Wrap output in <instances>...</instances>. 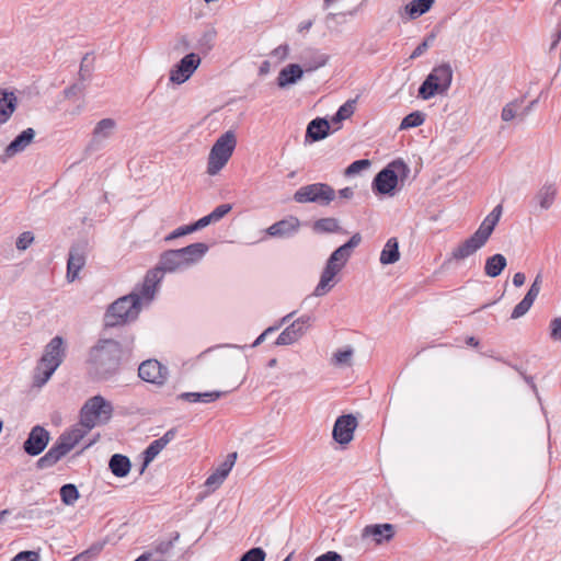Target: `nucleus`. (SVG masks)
Returning <instances> with one entry per match:
<instances>
[{
  "instance_id": "nucleus-19",
  "label": "nucleus",
  "mask_w": 561,
  "mask_h": 561,
  "mask_svg": "<svg viewBox=\"0 0 561 561\" xmlns=\"http://www.w3.org/2000/svg\"><path fill=\"white\" fill-rule=\"evenodd\" d=\"M209 247L204 242H195L181 249H175L185 267L197 263L208 251Z\"/></svg>"
},
{
  "instance_id": "nucleus-60",
  "label": "nucleus",
  "mask_w": 561,
  "mask_h": 561,
  "mask_svg": "<svg viewBox=\"0 0 561 561\" xmlns=\"http://www.w3.org/2000/svg\"><path fill=\"white\" fill-rule=\"evenodd\" d=\"M154 291H156V286H153L150 283H147V280L144 279V283H142V286L140 289V294H138V295L141 297V299L145 298V299L150 300L153 298Z\"/></svg>"
},
{
  "instance_id": "nucleus-26",
  "label": "nucleus",
  "mask_w": 561,
  "mask_h": 561,
  "mask_svg": "<svg viewBox=\"0 0 561 561\" xmlns=\"http://www.w3.org/2000/svg\"><path fill=\"white\" fill-rule=\"evenodd\" d=\"M158 264L164 273H175L186 268L175 249L163 251L159 256Z\"/></svg>"
},
{
  "instance_id": "nucleus-6",
  "label": "nucleus",
  "mask_w": 561,
  "mask_h": 561,
  "mask_svg": "<svg viewBox=\"0 0 561 561\" xmlns=\"http://www.w3.org/2000/svg\"><path fill=\"white\" fill-rule=\"evenodd\" d=\"M113 404L103 396L88 399L80 409V425L90 432L96 424H106L113 415Z\"/></svg>"
},
{
  "instance_id": "nucleus-31",
  "label": "nucleus",
  "mask_w": 561,
  "mask_h": 561,
  "mask_svg": "<svg viewBox=\"0 0 561 561\" xmlns=\"http://www.w3.org/2000/svg\"><path fill=\"white\" fill-rule=\"evenodd\" d=\"M312 230L314 233H346V231L340 226V222L334 217L320 218L313 221Z\"/></svg>"
},
{
  "instance_id": "nucleus-12",
  "label": "nucleus",
  "mask_w": 561,
  "mask_h": 561,
  "mask_svg": "<svg viewBox=\"0 0 561 561\" xmlns=\"http://www.w3.org/2000/svg\"><path fill=\"white\" fill-rule=\"evenodd\" d=\"M357 426L358 421L354 414H342L334 422L332 437L337 444L347 445L353 439Z\"/></svg>"
},
{
  "instance_id": "nucleus-8",
  "label": "nucleus",
  "mask_w": 561,
  "mask_h": 561,
  "mask_svg": "<svg viewBox=\"0 0 561 561\" xmlns=\"http://www.w3.org/2000/svg\"><path fill=\"white\" fill-rule=\"evenodd\" d=\"M336 192L328 183H312L299 187L294 194V201L299 204L316 203L328 206L335 199Z\"/></svg>"
},
{
  "instance_id": "nucleus-63",
  "label": "nucleus",
  "mask_w": 561,
  "mask_h": 561,
  "mask_svg": "<svg viewBox=\"0 0 561 561\" xmlns=\"http://www.w3.org/2000/svg\"><path fill=\"white\" fill-rule=\"evenodd\" d=\"M312 321V317L309 314H304L297 320L294 321L295 324H297V328H299L302 333L307 332V329L310 327V323Z\"/></svg>"
},
{
  "instance_id": "nucleus-15",
  "label": "nucleus",
  "mask_w": 561,
  "mask_h": 561,
  "mask_svg": "<svg viewBox=\"0 0 561 561\" xmlns=\"http://www.w3.org/2000/svg\"><path fill=\"white\" fill-rule=\"evenodd\" d=\"M485 243L486 242L480 237H477V233L474 232L451 251L450 256L445 260L443 266H446L451 261H461L469 257L484 247Z\"/></svg>"
},
{
  "instance_id": "nucleus-49",
  "label": "nucleus",
  "mask_w": 561,
  "mask_h": 561,
  "mask_svg": "<svg viewBox=\"0 0 561 561\" xmlns=\"http://www.w3.org/2000/svg\"><path fill=\"white\" fill-rule=\"evenodd\" d=\"M533 301L527 299V298H523L513 309L512 313H511V319L513 320H516L523 316H525L529 309L531 308L533 306Z\"/></svg>"
},
{
  "instance_id": "nucleus-27",
  "label": "nucleus",
  "mask_w": 561,
  "mask_h": 561,
  "mask_svg": "<svg viewBox=\"0 0 561 561\" xmlns=\"http://www.w3.org/2000/svg\"><path fill=\"white\" fill-rule=\"evenodd\" d=\"M88 434L87 430L82 426H73L70 430L62 432L56 440L70 453L77 444Z\"/></svg>"
},
{
  "instance_id": "nucleus-62",
  "label": "nucleus",
  "mask_w": 561,
  "mask_h": 561,
  "mask_svg": "<svg viewBox=\"0 0 561 561\" xmlns=\"http://www.w3.org/2000/svg\"><path fill=\"white\" fill-rule=\"evenodd\" d=\"M314 561H343V558L336 551H327L317 557Z\"/></svg>"
},
{
  "instance_id": "nucleus-7",
  "label": "nucleus",
  "mask_w": 561,
  "mask_h": 561,
  "mask_svg": "<svg viewBox=\"0 0 561 561\" xmlns=\"http://www.w3.org/2000/svg\"><path fill=\"white\" fill-rule=\"evenodd\" d=\"M237 145L232 130L224 133L213 145L207 162V173L216 175L229 161Z\"/></svg>"
},
{
  "instance_id": "nucleus-54",
  "label": "nucleus",
  "mask_w": 561,
  "mask_h": 561,
  "mask_svg": "<svg viewBox=\"0 0 561 561\" xmlns=\"http://www.w3.org/2000/svg\"><path fill=\"white\" fill-rule=\"evenodd\" d=\"M356 100H347L344 104H342L337 111L339 117H342L344 121L350 118L355 112Z\"/></svg>"
},
{
  "instance_id": "nucleus-36",
  "label": "nucleus",
  "mask_w": 561,
  "mask_h": 561,
  "mask_svg": "<svg viewBox=\"0 0 561 561\" xmlns=\"http://www.w3.org/2000/svg\"><path fill=\"white\" fill-rule=\"evenodd\" d=\"M217 32L214 27H207L197 39L195 49L201 54L207 55L214 47Z\"/></svg>"
},
{
  "instance_id": "nucleus-22",
  "label": "nucleus",
  "mask_w": 561,
  "mask_h": 561,
  "mask_svg": "<svg viewBox=\"0 0 561 561\" xmlns=\"http://www.w3.org/2000/svg\"><path fill=\"white\" fill-rule=\"evenodd\" d=\"M18 105L19 100L13 91L0 89V126L11 118Z\"/></svg>"
},
{
  "instance_id": "nucleus-1",
  "label": "nucleus",
  "mask_w": 561,
  "mask_h": 561,
  "mask_svg": "<svg viewBox=\"0 0 561 561\" xmlns=\"http://www.w3.org/2000/svg\"><path fill=\"white\" fill-rule=\"evenodd\" d=\"M134 344L131 333L122 341L114 339H100L89 351L88 374L94 381L105 382L114 380L128 362Z\"/></svg>"
},
{
  "instance_id": "nucleus-16",
  "label": "nucleus",
  "mask_w": 561,
  "mask_h": 561,
  "mask_svg": "<svg viewBox=\"0 0 561 561\" xmlns=\"http://www.w3.org/2000/svg\"><path fill=\"white\" fill-rule=\"evenodd\" d=\"M300 220L295 216H288L271 225L266 233L272 238H291L300 228Z\"/></svg>"
},
{
  "instance_id": "nucleus-58",
  "label": "nucleus",
  "mask_w": 561,
  "mask_h": 561,
  "mask_svg": "<svg viewBox=\"0 0 561 561\" xmlns=\"http://www.w3.org/2000/svg\"><path fill=\"white\" fill-rule=\"evenodd\" d=\"M550 339L553 341H561V317L551 320Z\"/></svg>"
},
{
  "instance_id": "nucleus-28",
  "label": "nucleus",
  "mask_w": 561,
  "mask_h": 561,
  "mask_svg": "<svg viewBox=\"0 0 561 561\" xmlns=\"http://www.w3.org/2000/svg\"><path fill=\"white\" fill-rule=\"evenodd\" d=\"M228 391H206V392H182L178 396L179 400H183L190 403L203 402L209 403L214 402L224 396H226Z\"/></svg>"
},
{
  "instance_id": "nucleus-23",
  "label": "nucleus",
  "mask_w": 561,
  "mask_h": 561,
  "mask_svg": "<svg viewBox=\"0 0 561 561\" xmlns=\"http://www.w3.org/2000/svg\"><path fill=\"white\" fill-rule=\"evenodd\" d=\"M68 454L67 449L61 446L58 440L51 445L47 453L37 459L35 467L38 470L54 467L59 460H61Z\"/></svg>"
},
{
  "instance_id": "nucleus-42",
  "label": "nucleus",
  "mask_w": 561,
  "mask_h": 561,
  "mask_svg": "<svg viewBox=\"0 0 561 561\" xmlns=\"http://www.w3.org/2000/svg\"><path fill=\"white\" fill-rule=\"evenodd\" d=\"M497 220L492 218L490 215H488L479 228L474 231L477 233V237H480L485 242H488L489 238L491 237L492 232L494 231Z\"/></svg>"
},
{
  "instance_id": "nucleus-56",
  "label": "nucleus",
  "mask_w": 561,
  "mask_h": 561,
  "mask_svg": "<svg viewBox=\"0 0 561 561\" xmlns=\"http://www.w3.org/2000/svg\"><path fill=\"white\" fill-rule=\"evenodd\" d=\"M41 557L37 551L23 550L16 553L11 561H39Z\"/></svg>"
},
{
  "instance_id": "nucleus-38",
  "label": "nucleus",
  "mask_w": 561,
  "mask_h": 561,
  "mask_svg": "<svg viewBox=\"0 0 561 561\" xmlns=\"http://www.w3.org/2000/svg\"><path fill=\"white\" fill-rule=\"evenodd\" d=\"M60 500L65 505H73L80 497L79 490L73 483H66L59 490Z\"/></svg>"
},
{
  "instance_id": "nucleus-17",
  "label": "nucleus",
  "mask_w": 561,
  "mask_h": 561,
  "mask_svg": "<svg viewBox=\"0 0 561 561\" xmlns=\"http://www.w3.org/2000/svg\"><path fill=\"white\" fill-rule=\"evenodd\" d=\"M35 135L36 133L32 127L22 130L5 147L3 154L0 157V160L5 162L16 153L24 151L25 148L33 141Z\"/></svg>"
},
{
  "instance_id": "nucleus-57",
  "label": "nucleus",
  "mask_w": 561,
  "mask_h": 561,
  "mask_svg": "<svg viewBox=\"0 0 561 561\" xmlns=\"http://www.w3.org/2000/svg\"><path fill=\"white\" fill-rule=\"evenodd\" d=\"M193 232L194 231L192 229L191 224L190 225H183V226H180L176 229H174L171 233H169L165 237V241H171V240L178 239L180 237H184V236L193 233Z\"/></svg>"
},
{
  "instance_id": "nucleus-52",
  "label": "nucleus",
  "mask_w": 561,
  "mask_h": 561,
  "mask_svg": "<svg viewBox=\"0 0 561 561\" xmlns=\"http://www.w3.org/2000/svg\"><path fill=\"white\" fill-rule=\"evenodd\" d=\"M164 272H162V268L157 264L153 268H150L145 276V279L147 283L152 284L157 287V285L162 280Z\"/></svg>"
},
{
  "instance_id": "nucleus-13",
  "label": "nucleus",
  "mask_w": 561,
  "mask_h": 561,
  "mask_svg": "<svg viewBox=\"0 0 561 561\" xmlns=\"http://www.w3.org/2000/svg\"><path fill=\"white\" fill-rule=\"evenodd\" d=\"M168 368L157 359H147L138 367V377L157 386H162L168 379Z\"/></svg>"
},
{
  "instance_id": "nucleus-18",
  "label": "nucleus",
  "mask_w": 561,
  "mask_h": 561,
  "mask_svg": "<svg viewBox=\"0 0 561 561\" xmlns=\"http://www.w3.org/2000/svg\"><path fill=\"white\" fill-rule=\"evenodd\" d=\"M331 130V124L325 117H316L311 119L306 129L305 144H313L327 138Z\"/></svg>"
},
{
  "instance_id": "nucleus-2",
  "label": "nucleus",
  "mask_w": 561,
  "mask_h": 561,
  "mask_svg": "<svg viewBox=\"0 0 561 561\" xmlns=\"http://www.w3.org/2000/svg\"><path fill=\"white\" fill-rule=\"evenodd\" d=\"M141 310V297L137 293L122 296L112 302L104 313V328L111 329L137 320Z\"/></svg>"
},
{
  "instance_id": "nucleus-5",
  "label": "nucleus",
  "mask_w": 561,
  "mask_h": 561,
  "mask_svg": "<svg viewBox=\"0 0 561 561\" xmlns=\"http://www.w3.org/2000/svg\"><path fill=\"white\" fill-rule=\"evenodd\" d=\"M453 81V68L449 62H443L432 69L421 83L417 96L427 101L436 95L447 93Z\"/></svg>"
},
{
  "instance_id": "nucleus-53",
  "label": "nucleus",
  "mask_w": 561,
  "mask_h": 561,
  "mask_svg": "<svg viewBox=\"0 0 561 561\" xmlns=\"http://www.w3.org/2000/svg\"><path fill=\"white\" fill-rule=\"evenodd\" d=\"M34 241V234L31 231L22 232L15 242V247L20 251L26 250Z\"/></svg>"
},
{
  "instance_id": "nucleus-41",
  "label": "nucleus",
  "mask_w": 561,
  "mask_h": 561,
  "mask_svg": "<svg viewBox=\"0 0 561 561\" xmlns=\"http://www.w3.org/2000/svg\"><path fill=\"white\" fill-rule=\"evenodd\" d=\"M104 546L105 541H95L88 549L73 557L70 561H91L102 552Z\"/></svg>"
},
{
  "instance_id": "nucleus-55",
  "label": "nucleus",
  "mask_w": 561,
  "mask_h": 561,
  "mask_svg": "<svg viewBox=\"0 0 561 561\" xmlns=\"http://www.w3.org/2000/svg\"><path fill=\"white\" fill-rule=\"evenodd\" d=\"M232 209L231 204H220L213 211L209 213L214 224L222 219Z\"/></svg>"
},
{
  "instance_id": "nucleus-25",
  "label": "nucleus",
  "mask_w": 561,
  "mask_h": 561,
  "mask_svg": "<svg viewBox=\"0 0 561 561\" xmlns=\"http://www.w3.org/2000/svg\"><path fill=\"white\" fill-rule=\"evenodd\" d=\"M558 190L554 183H545L535 194L533 203L539 206L541 210L549 209L557 196Z\"/></svg>"
},
{
  "instance_id": "nucleus-21",
  "label": "nucleus",
  "mask_w": 561,
  "mask_h": 561,
  "mask_svg": "<svg viewBox=\"0 0 561 561\" xmlns=\"http://www.w3.org/2000/svg\"><path fill=\"white\" fill-rule=\"evenodd\" d=\"M305 70L299 64H288L280 69L276 79L279 89H286L302 79Z\"/></svg>"
},
{
  "instance_id": "nucleus-10",
  "label": "nucleus",
  "mask_w": 561,
  "mask_h": 561,
  "mask_svg": "<svg viewBox=\"0 0 561 561\" xmlns=\"http://www.w3.org/2000/svg\"><path fill=\"white\" fill-rule=\"evenodd\" d=\"M88 247L89 243L87 240H79L70 247L66 274L68 282H73L78 277L81 268L84 266L88 254Z\"/></svg>"
},
{
  "instance_id": "nucleus-11",
  "label": "nucleus",
  "mask_w": 561,
  "mask_h": 561,
  "mask_svg": "<svg viewBox=\"0 0 561 561\" xmlns=\"http://www.w3.org/2000/svg\"><path fill=\"white\" fill-rule=\"evenodd\" d=\"M50 438L51 436L49 431L42 425H35L31 428L23 443V451L31 457H36L46 449Z\"/></svg>"
},
{
  "instance_id": "nucleus-43",
  "label": "nucleus",
  "mask_w": 561,
  "mask_h": 561,
  "mask_svg": "<svg viewBox=\"0 0 561 561\" xmlns=\"http://www.w3.org/2000/svg\"><path fill=\"white\" fill-rule=\"evenodd\" d=\"M91 56H92L91 53L84 54V56L82 57L81 62H80L78 79L83 82L89 80L91 77V72L93 69V60H94L93 57H91Z\"/></svg>"
},
{
  "instance_id": "nucleus-3",
  "label": "nucleus",
  "mask_w": 561,
  "mask_h": 561,
  "mask_svg": "<svg viewBox=\"0 0 561 561\" xmlns=\"http://www.w3.org/2000/svg\"><path fill=\"white\" fill-rule=\"evenodd\" d=\"M410 174L409 165L402 159H396L382 168L371 182V191L377 196L392 197Z\"/></svg>"
},
{
  "instance_id": "nucleus-32",
  "label": "nucleus",
  "mask_w": 561,
  "mask_h": 561,
  "mask_svg": "<svg viewBox=\"0 0 561 561\" xmlns=\"http://www.w3.org/2000/svg\"><path fill=\"white\" fill-rule=\"evenodd\" d=\"M400 259L399 242L397 238H390L386 242L379 261L382 265H391L398 262Z\"/></svg>"
},
{
  "instance_id": "nucleus-34",
  "label": "nucleus",
  "mask_w": 561,
  "mask_h": 561,
  "mask_svg": "<svg viewBox=\"0 0 561 561\" xmlns=\"http://www.w3.org/2000/svg\"><path fill=\"white\" fill-rule=\"evenodd\" d=\"M435 0H412L404 7V12L411 20H415L428 12Z\"/></svg>"
},
{
  "instance_id": "nucleus-39",
  "label": "nucleus",
  "mask_w": 561,
  "mask_h": 561,
  "mask_svg": "<svg viewBox=\"0 0 561 561\" xmlns=\"http://www.w3.org/2000/svg\"><path fill=\"white\" fill-rule=\"evenodd\" d=\"M425 114L421 111H413L405 115L400 123L399 129L405 130L421 126L425 122Z\"/></svg>"
},
{
  "instance_id": "nucleus-29",
  "label": "nucleus",
  "mask_w": 561,
  "mask_h": 561,
  "mask_svg": "<svg viewBox=\"0 0 561 561\" xmlns=\"http://www.w3.org/2000/svg\"><path fill=\"white\" fill-rule=\"evenodd\" d=\"M108 469L117 478H125L131 469L130 459L123 454H114L108 460Z\"/></svg>"
},
{
  "instance_id": "nucleus-45",
  "label": "nucleus",
  "mask_w": 561,
  "mask_h": 561,
  "mask_svg": "<svg viewBox=\"0 0 561 561\" xmlns=\"http://www.w3.org/2000/svg\"><path fill=\"white\" fill-rule=\"evenodd\" d=\"M435 38H436V35L433 32L430 33L428 35H426L424 37V39L414 48V50L412 51L410 58L411 59H416L420 56H422L432 46V44L434 43Z\"/></svg>"
},
{
  "instance_id": "nucleus-44",
  "label": "nucleus",
  "mask_w": 561,
  "mask_h": 561,
  "mask_svg": "<svg viewBox=\"0 0 561 561\" xmlns=\"http://www.w3.org/2000/svg\"><path fill=\"white\" fill-rule=\"evenodd\" d=\"M371 165V161L369 159H358L353 161L351 164L346 167L344 170L345 176H354L359 172L368 169Z\"/></svg>"
},
{
  "instance_id": "nucleus-9",
  "label": "nucleus",
  "mask_w": 561,
  "mask_h": 561,
  "mask_svg": "<svg viewBox=\"0 0 561 561\" xmlns=\"http://www.w3.org/2000/svg\"><path fill=\"white\" fill-rule=\"evenodd\" d=\"M201 65V57L196 53H188L170 70V81L182 84L187 81Z\"/></svg>"
},
{
  "instance_id": "nucleus-24",
  "label": "nucleus",
  "mask_w": 561,
  "mask_h": 561,
  "mask_svg": "<svg viewBox=\"0 0 561 561\" xmlns=\"http://www.w3.org/2000/svg\"><path fill=\"white\" fill-rule=\"evenodd\" d=\"M339 267H335L325 262L324 268L320 275V280L314 288L313 295L317 297L324 296L334 286V278L339 274Z\"/></svg>"
},
{
  "instance_id": "nucleus-37",
  "label": "nucleus",
  "mask_w": 561,
  "mask_h": 561,
  "mask_svg": "<svg viewBox=\"0 0 561 561\" xmlns=\"http://www.w3.org/2000/svg\"><path fill=\"white\" fill-rule=\"evenodd\" d=\"M164 448V446L158 440H152L146 449L141 453L142 465L139 470V474H142L146 468L154 460V458L160 454V451Z\"/></svg>"
},
{
  "instance_id": "nucleus-20",
  "label": "nucleus",
  "mask_w": 561,
  "mask_h": 561,
  "mask_svg": "<svg viewBox=\"0 0 561 561\" xmlns=\"http://www.w3.org/2000/svg\"><path fill=\"white\" fill-rule=\"evenodd\" d=\"M394 534V526L392 524H373L367 525L363 529L362 537H370L377 545H380L385 541H390L393 538Z\"/></svg>"
},
{
  "instance_id": "nucleus-50",
  "label": "nucleus",
  "mask_w": 561,
  "mask_h": 561,
  "mask_svg": "<svg viewBox=\"0 0 561 561\" xmlns=\"http://www.w3.org/2000/svg\"><path fill=\"white\" fill-rule=\"evenodd\" d=\"M85 89H87L85 82L78 79L75 83H72L71 85H69L68 88H66L64 90V95L66 99H72V98H76V96L82 94Z\"/></svg>"
},
{
  "instance_id": "nucleus-30",
  "label": "nucleus",
  "mask_w": 561,
  "mask_h": 561,
  "mask_svg": "<svg viewBox=\"0 0 561 561\" xmlns=\"http://www.w3.org/2000/svg\"><path fill=\"white\" fill-rule=\"evenodd\" d=\"M507 266L506 257L501 253H495L486 257L484 263V274L488 277L495 278L500 276Z\"/></svg>"
},
{
  "instance_id": "nucleus-61",
  "label": "nucleus",
  "mask_w": 561,
  "mask_h": 561,
  "mask_svg": "<svg viewBox=\"0 0 561 561\" xmlns=\"http://www.w3.org/2000/svg\"><path fill=\"white\" fill-rule=\"evenodd\" d=\"M210 224H214V221H213L210 215L208 214V215L199 218L198 220L192 222L191 226H192L193 231L195 232L197 230H201V229L207 227Z\"/></svg>"
},
{
  "instance_id": "nucleus-47",
  "label": "nucleus",
  "mask_w": 561,
  "mask_h": 561,
  "mask_svg": "<svg viewBox=\"0 0 561 561\" xmlns=\"http://www.w3.org/2000/svg\"><path fill=\"white\" fill-rule=\"evenodd\" d=\"M266 552L261 547H253L245 551L239 561H264Z\"/></svg>"
},
{
  "instance_id": "nucleus-35",
  "label": "nucleus",
  "mask_w": 561,
  "mask_h": 561,
  "mask_svg": "<svg viewBox=\"0 0 561 561\" xmlns=\"http://www.w3.org/2000/svg\"><path fill=\"white\" fill-rule=\"evenodd\" d=\"M304 335L305 333H302V331L297 328V324L293 322L280 332L274 344L277 346L290 345L297 342Z\"/></svg>"
},
{
  "instance_id": "nucleus-64",
  "label": "nucleus",
  "mask_w": 561,
  "mask_h": 561,
  "mask_svg": "<svg viewBox=\"0 0 561 561\" xmlns=\"http://www.w3.org/2000/svg\"><path fill=\"white\" fill-rule=\"evenodd\" d=\"M178 428L172 427L168 430L162 437L158 438V440L165 447L171 440H173L176 436Z\"/></svg>"
},
{
  "instance_id": "nucleus-40",
  "label": "nucleus",
  "mask_w": 561,
  "mask_h": 561,
  "mask_svg": "<svg viewBox=\"0 0 561 561\" xmlns=\"http://www.w3.org/2000/svg\"><path fill=\"white\" fill-rule=\"evenodd\" d=\"M115 127L116 122L113 118L101 119L93 129V140H96L99 137L108 138Z\"/></svg>"
},
{
  "instance_id": "nucleus-46",
  "label": "nucleus",
  "mask_w": 561,
  "mask_h": 561,
  "mask_svg": "<svg viewBox=\"0 0 561 561\" xmlns=\"http://www.w3.org/2000/svg\"><path fill=\"white\" fill-rule=\"evenodd\" d=\"M352 356L353 348L348 346L345 348L337 350L333 355V360L334 364L337 366L350 365Z\"/></svg>"
},
{
  "instance_id": "nucleus-4",
  "label": "nucleus",
  "mask_w": 561,
  "mask_h": 561,
  "mask_svg": "<svg viewBox=\"0 0 561 561\" xmlns=\"http://www.w3.org/2000/svg\"><path fill=\"white\" fill-rule=\"evenodd\" d=\"M66 357V343L60 335L54 336L45 346L44 353L39 358L34 370V385L44 386L61 365Z\"/></svg>"
},
{
  "instance_id": "nucleus-14",
  "label": "nucleus",
  "mask_w": 561,
  "mask_h": 561,
  "mask_svg": "<svg viewBox=\"0 0 561 561\" xmlns=\"http://www.w3.org/2000/svg\"><path fill=\"white\" fill-rule=\"evenodd\" d=\"M362 242L359 232L354 233L345 243L336 248L327 260V263L339 267L341 271L350 260L353 250Z\"/></svg>"
},
{
  "instance_id": "nucleus-51",
  "label": "nucleus",
  "mask_w": 561,
  "mask_h": 561,
  "mask_svg": "<svg viewBox=\"0 0 561 561\" xmlns=\"http://www.w3.org/2000/svg\"><path fill=\"white\" fill-rule=\"evenodd\" d=\"M541 285H542V275H541V273H538L536 275L534 282L531 283L528 291L526 293V295L524 297L531 300L533 302H535L537 296L540 293Z\"/></svg>"
},
{
  "instance_id": "nucleus-48",
  "label": "nucleus",
  "mask_w": 561,
  "mask_h": 561,
  "mask_svg": "<svg viewBox=\"0 0 561 561\" xmlns=\"http://www.w3.org/2000/svg\"><path fill=\"white\" fill-rule=\"evenodd\" d=\"M520 107V102L519 101H514V102H511L508 104H506L503 110H502V113H501V118L504 121V122H510L512 121L513 118L515 117H518V108Z\"/></svg>"
},
{
  "instance_id": "nucleus-59",
  "label": "nucleus",
  "mask_w": 561,
  "mask_h": 561,
  "mask_svg": "<svg viewBox=\"0 0 561 561\" xmlns=\"http://www.w3.org/2000/svg\"><path fill=\"white\" fill-rule=\"evenodd\" d=\"M225 480L218 477L216 472H213L205 481V486L210 491L218 489Z\"/></svg>"
},
{
  "instance_id": "nucleus-33",
  "label": "nucleus",
  "mask_w": 561,
  "mask_h": 561,
  "mask_svg": "<svg viewBox=\"0 0 561 561\" xmlns=\"http://www.w3.org/2000/svg\"><path fill=\"white\" fill-rule=\"evenodd\" d=\"M328 60H329V55L322 54L317 49H310L306 53V55L304 57V67H305L304 70L307 72L317 70V69L325 66Z\"/></svg>"
}]
</instances>
